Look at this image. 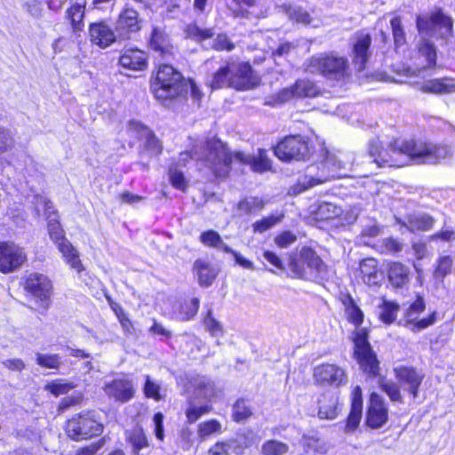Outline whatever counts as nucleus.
<instances>
[{"label":"nucleus","mask_w":455,"mask_h":455,"mask_svg":"<svg viewBox=\"0 0 455 455\" xmlns=\"http://www.w3.org/2000/svg\"><path fill=\"white\" fill-rule=\"evenodd\" d=\"M371 36L367 33H358L353 44L354 62L358 66V71L364 69L371 57L370 47Z\"/></svg>","instance_id":"nucleus-23"},{"label":"nucleus","mask_w":455,"mask_h":455,"mask_svg":"<svg viewBox=\"0 0 455 455\" xmlns=\"http://www.w3.org/2000/svg\"><path fill=\"white\" fill-rule=\"evenodd\" d=\"M360 368L370 377L374 378L379 375V360L372 349L366 350L364 353L355 354Z\"/></svg>","instance_id":"nucleus-31"},{"label":"nucleus","mask_w":455,"mask_h":455,"mask_svg":"<svg viewBox=\"0 0 455 455\" xmlns=\"http://www.w3.org/2000/svg\"><path fill=\"white\" fill-rule=\"evenodd\" d=\"M200 300L193 298L190 301H186L180 305L178 318L181 321H189L193 319L198 312Z\"/></svg>","instance_id":"nucleus-39"},{"label":"nucleus","mask_w":455,"mask_h":455,"mask_svg":"<svg viewBox=\"0 0 455 455\" xmlns=\"http://www.w3.org/2000/svg\"><path fill=\"white\" fill-rule=\"evenodd\" d=\"M317 415L321 419L332 420L341 411L338 395L331 391L323 393L317 400Z\"/></svg>","instance_id":"nucleus-22"},{"label":"nucleus","mask_w":455,"mask_h":455,"mask_svg":"<svg viewBox=\"0 0 455 455\" xmlns=\"http://www.w3.org/2000/svg\"><path fill=\"white\" fill-rule=\"evenodd\" d=\"M382 247L385 252L394 254L402 251L403 249V244L397 239L387 237L383 239Z\"/></svg>","instance_id":"nucleus-62"},{"label":"nucleus","mask_w":455,"mask_h":455,"mask_svg":"<svg viewBox=\"0 0 455 455\" xmlns=\"http://www.w3.org/2000/svg\"><path fill=\"white\" fill-rule=\"evenodd\" d=\"M48 232L51 238L57 244L62 256L65 258L66 262L77 273H81L84 267L79 259L78 251L71 243L64 237L60 224L55 218L49 220Z\"/></svg>","instance_id":"nucleus-11"},{"label":"nucleus","mask_w":455,"mask_h":455,"mask_svg":"<svg viewBox=\"0 0 455 455\" xmlns=\"http://www.w3.org/2000/svg\"><path fill=\"white\" fill-rule=\"evenodd\" d=\"M360 270L363 282L369 286L379 285L383 280V274L379 270L377 261L374 259H363L360 264Z\"/></svg>","instance_id":"nucleus-27"},{"label":"nucleus","mask_w":455,"mask_h":455,"mask_svg":"<svg viewBox=\"0 0 455 455\" xmlns=\"http://www.w3.org/2000/svg\"><path fill=\"white\" fill-rule=\"evenodd\" d=\"M388 419L387 406L385 399L377 393L370 396L369 406L366 413V424L371 428L382 427Z\"/></svg>","instance_id":"nucleus-19"},{"label":"nucleus","mask_w":455,"mask_h":455,"mask_svg":"<svg viewBox=\"0 0 455 455\" xmlns=\"http://www.w3.org/2000/svg\"><path fill=\"white\" fill-rule=\"evenodd\" d=\"M345 165V163L336 156H328L326 159L316 167L319 171L317 173L315 172V166L307 167L306 173L300 176L297 183L290 188V193L298 195L316 185L346 175L341 172L346 169Z\"/></svg>","instance_id":"nucleus-6"},{"label":"nucleus","mask_w":455,"mask_h":455,"mask_svg":"<svg viewBox=\"0 0 455 455\" xmlns=\"http://www.w3.org/2000/svg\"><path fill=\"white\" fill-rule=\"evenodd\" d=\"M286 14L291 20H295L297 23L304 25H309L311 23V18L307 12L300 7L287 6L285 7Z\"/></svg>","instance_id":"nucleus-51"},{"label":"nucleus","mask_w":455,"mask_h":455,"mask_svg":"<svg viewBox=\"0 0 455 455\" xmlns=\"http://www.w3.org/2000/svg\"><path fill=\"white\" fill-rule=\"evenodd\" d=\"M425 309V302L422 297L418 296L417 299L410 305L404 313V326L413 332L420 331L435 322V313H432L426 318L418 320L420 313Z\"/></svg>","instance_id":"nucleus-17"},{"label":"nucleus","mask_w":455,"mask_h":455,"mask_svg":"<svg viewBox=\"0 0 455 455\" xmlns=\"http://www.w3.org/2000/svg\"><path fill=\"white\" fill-rule=\"evenodd\" d=\"M103 425L97 419L95 411L80 413L68 419L66 424L68 435L75 440L81 441L100 435Z\"/></svg>","instance_id":"nucleus-9"},{"label":"nucleus","mask_w":455,"mask_h":455,"mask_svg":"<svg viewBox=\"0 0 455 455\" xmlns=\"http://www.w3.org/2000/svg\"><path fill=\"white\" fill-rule=\"evenodd\" d=\"M420 90L426 93L451 94L455 92L454 79L451 77L431 79L426 81Z\"/></svg>","instance_id":"nucleus-26"},{"label":"nucleus","mask_w":455,"mask_h":455,"mask_svg":"<svg viewBox=\"0 0 455 455\" xmlns=\"http://www.w3.org/2000/svg\"><path fill=\"white\" fill-rule=\"evenodd\" d=\"M14 147V139L8 129L0 126V154L11 150Z\"/></svg>","instance_id":"nucleus-56"},{"label":"nucleus","mask_w":455,"mask_h":455,"mask_svg":"<svg viewBox=\"0 0 455 455\" xmlns=\"http://www.w3.org/2000/svg\"><path fill=\"white\" fill-rule=\"evenodd\" d=\"M194 269L196 271L201 286L208 287L212 285L217 276L215 269L202 259H197L195 262Z\"/></svg>","instance_id":"nucleus-34"},{"label":"nucleus","mask_w":455,"mask_h":455,"mask_svg":"<svg viewBox=\"0 0 455 455\" xmlns=\"http://www.w3.org/2000/svg\"><path fill=\"white\" fill-rule=\"evenodd\" d=\"M312 74H320L331 80H341L348 76V60L335 52L313 56L306 68Z\"/></svg>","instance_id":"nucleus-8"},{"label":"nucleus","mask_w":455,"mask_h":455,"mask_svg":"<svg viewBox=\"0 0 455 455\" xmlns=\"http://www.w3.org/2000/svg\"><path fill=\"white\" fill-rule=\"evenodd\" d=\"M259 84V76L254 74L249 63H227L220 68L210 82L212 89L231 87L237 91H247Z\"/></svg>","instance_id":"nucleus-5"},{"label":"nucleus","mask_w":455,"mask_h":455,"mask_svg":"<svg viewBox=\"0 0 455 455\" xmlns=\"http://www.w3.org/2000/svg\"><path fill=\"white\" fill-rule=\"evenodd\" d=\"M315 212L318 219L329 220L339 216L341 209L332 203L322 202L317 205Z\"/></svg>","instance_id":"nucleus-42"},{"label":"nucleus","mask_w":455,"mask_h":455,"mask_svg":"<svg viewBox=\"0 0 455 455\" xmlns=\"http://www.w3.org/2000/svg\"><path fill=\"white\" fill-rule=\"evenodd\" d=\"M221 430L220 423L216 419H211L202 422L198 425L197 433L202 439H205L215 433Z\"/></svg>","instance_id":"nucleus-49"},{"label":"nucleus","mask_w":455,"mask_h":455,"mask_svg":"<svg viewBox=\"0 0 455 455\" xmlns=\"http://www.w3.org/2000/svg\"><path fill=\"white\" fill-rule=\"evenodd\" d=\"M125 437L127 442L132 445L135 453H139L140 450L147 448L149 445L148 437L143 428L140 426H136L126 430Z\"/></svg>","instance_id":"nucleus-33"},{"label":"nucleus","mask_w":455,"mask_h":455,"mask_svg":"<svg viewBox=\"0 0 455 455\" xmlns=\"http://www.w3.org/2000/svg\"><path fill=\"white\" fill-rule=\"evenodd\" d=\"M340 300L344 306L347 321L356 328L360 327L363 322L364 315L352 296L349 293L341 294Z\"/></svg>","instance_id":"nucleus-28"},{"label":"nucleus","mask_w":455,"mask_h":455,"mask_svg":"<svg viewBox=\"0 0 455 455\" xmlns=\"http://www.w3.org/2000/svg\"><path fill=\"white\" fill-rule=\"evenodd\" d=\"M283 217V215H280V216L270 215V216L265 217L259 220L255 221L252 224L253 232L259 233V234H262V233L266 232L267 230L273 228L275 225L279 223L282 220Z\"/></svg>","instance_id":"nucleus-45"},{"label":"nucleus","mask_w":455,"mask_h":455,"mask_svg":"<svg viewBox=\"0 0 455 455\" xmlns=\"http://www.w3.org/2000/svg\"><path fill=\"white\" fill-rule=\"evenodd\" d=\"M25 289L41 301L42 307L44 309L49 307L50 299L52 294V285L47 276L38 273L30 274L26 279Z\"/></svg>","instance_id":"nucleus-15"},{"label":"nucleus","mask_w":455,"mask_h":455,"mask_svg":"<svg viewBox=\"0 0 455 455\" xmlns=\"http://www.w3.org/2000/svg\"><path fill=\"white\" fill-rule=\"evenodd\" d=\"M251 432L237 434L235 437L216 443L208 451L209 455H242L253 443Z\"/></svg>","instance_id":"nucleus-14"},{"label":"nucleus","mask_w":455,"mask_h":455,"mask_svg":"<svg viewBox=\"0 0 455 455\" xmlns=\"http://www.w3.org/2000/svg\"><path fill=\"white\" fill-rule=\"evenodd\" d=\"M306 445L308 449L320 455L326 454L330 449L328 442L316 435L306 437Z\"/></svg>","instance_id":"nucleus-50"},{"label":"nucleus","mask_w":455,"mask_h":455,"mask_svg":"<svg viewBox=\"0 0 455 455\" xmlns=\"http://www.w3.org/2000/svg\"><path fill=\"white\" fill-rule=\"evenodd\" d=\"M369 333L365 328H357L353 334V341L355 344V354L364 353L366 350L371 349L369 343Z\"/></svg>","instance_id":"nucleus-40"},{"label":"nucleus","mask_w":455,"mask_h":455,"mask_svg":"<svg viewBox=\"0 0 455 455\" xmlns=\"http://www.w3.org/2000/svg\"><path fill=\"white\" fill-rule=\"evenodd\" d=\"M394 373L399 383L407 390L413 398L418 397L419 388L423 381L424 374L414 367L397 366Z\"/></svg>","instance_id":"nucleus-21"},{"label":"nucleus","mask_w":455,"mask_h":455,"mask_svg":"<svg viewBox=\"0 0 455 455\" xmlns=\"http://www.w3.org/2000/svg\"><path fill=\"white\" fill-rule=\"evenodd\" d=\"M150 90L160 104L170 108L176 101L186 98L188 84L178 69L162 64L152 75Z\"/></svg>","instance_id":"nucleus-4"},{"label":"nucleus","mask_w":455,"mask_h":455,"mask_svg":"<svg viewBox=\"0 0 455 455\" xmlns=\"http://www.w3.org/2000/svg\"><path fill=\"white\" fill-rule=\"evenodd\" d=\"M379 387L387 395L391 401L398 403L403 402V396L397 383L385 378H380L379 379Z\"/></svg>","instance_id":"nucleus-38"},{"label":"nucleus","mask_w":455,"mask_h":455,"mask_svg":"<svg viewBox=\"0 0 455 455\" xmlns=\"http://www.w3.org/2000/svg\"><path fill=\"white\" fill-rule=\"evenodd\" d=\"M388 283L393 289H408L411 280V269L401 262H393L387 268Z\"/></svg>","instance_id":"nucleus-24"},{"label":"nucleus","mask_w":455,"mask_h":455,"mask_svg":"<svg viewBox=\"0 0 455 455\" xmlns=\"http://www.w3.org/2000/svg\"><path fill=\"white\" fill-rule=\"evenodd\" d=\"M36 363L45 369L59 370L62 364L61 358L58 354H36Z\"/></svg>","instance_id":"nucleus-41"},{"label":"nucleus","mask_w":455,"mask_h":455,"mask_svg":"<svg viewBox=\"0 0 455 455\" xmlns=\"http://www.w3.org/2000/svg\"><path fill=\"white\" fill-rule=\"evenodd\" d=\"M288 451V446L276 440H269L261 447L262 455H283Z\"/></svg>","instance_id":"nucleus-44"},{"label":"nucleus","mask_w":455,"mask_h":455,"mask_svg":"<svg viewBox=\"0 0 455 455\" xmlns=\"http://www.w3.org/2000/svg\"><path fill=\"white\" fill-rule=\"evenodd\" d=\"M251 415V410L243 399L238 400L233 407V417L235 421H242Z\"/></svg>","instance_id":"nucleus-53"},{"label":"nucleus","mask_w":455,"mask_h":455,"mask_svg":"<svg viewBox=\"0 0 455 455\" xmlns=\"http://www.w3.org/2000/svg\"><path fill=\"white\" fill-rule=\"evenodd\" d=\"M265 203L262 199L255 196L245 197L237 204V211L241 214H251L264 208Z\"/></svg>","instance_id":"nucleus-36"},{"label":"nucleus","mask_w":455,"mask_h":455,"mask_svg":"<svg viewBox=\"0 0 455 455\" xmlns=\"http://www.w3.org/2000/svg\"><path fill=\"white\" fill-rule=\"evenodd\" d=\"M187 36L196 41H203L208 38H212L214 35L212 29L201 28L196 24H190L186 29Z\"/></svg>","instance_id":"nucleus-52"},{"label":"nucleus","mask_w":455,"mask_h":455,"mask_svg":"<svg viewBox=\"0 0 455 455\" xmlns=\"http://www.w3.org/2000/svg\"><path fill=\"white\" fill-rule=\"evenodd\" d=\"M297 240V236L291 231H283L275 238V243L279 248H287Z\"/></svg>","instance_id":"nucleus-61"},{"label":"nucleus","mask_w":455,"mask_h":455,"mask_svg":"<svg viewBox=\"0 0 455 455\" xmlns=\"http://www.w3.org/2000/svg\"><path fill=\"white\" fill-rule=\"evenodd\" d=\"M44 0H21V10L31 19L39 20L44 14Z\"/></svg>","instance_id":"nucleus-35"},{"label":"nucleus","mask_w":455,"mask_h":455,"mask_svg":"<svg viewBox=\"0 0 455 455\" xmlns=\"http://www.w3.org/2000/svg\"><path fill=\"white\" fill-rule=\"evenodd\" d=\"M27 260L24 249L10 242H0V272L7 274L19 269Z\"/></svg>","instance_id":"nucleus-13"},{"label":"nucleus","mask_w":455,"mask_h":455,"mask_svg":"<svg viewBox=\"0 0 455 455\" xmlns=\"http://www.w3.org/2000/svg\"><path fill=\"white\" fill-rule=\"evenodd\" d=\"M417 28L422 39L418 44V65L424 70L436 65V47L426 37H436L444 41L452 36V19L441 9H436L428 14L418 15Z\"/></svg>","instance_id":"nucleus-3"},{"label":"nucleus","mask_w":455,"mask_h":455,"mask_svg":"<svg viewBox=\"0 0 455 455\" xmlns=\"http://www.w3.org/2000/svg\"><path fill=\"white\" fill-rule=\"evenodd\" d=\"M362 412L363 411L350 410L344 427L345 433H353L356 430L361 422Z\"/></svg>","instance_id":"nucleus-59"},{"label":"nucleus","mask_w":455,"mask_h":455,"mask_svg":"<svg viewBox=\"0 0 455 455\" xmlns=\"http://www.w3.org/2000/svg\"><path fill=\"white\" fill-rule=\"evenodd\" d=\"M150 46L161 55L171 54L172 46L170 43L168 35L160 28H153L150 36Z\"/></svg>","instance_id":"nucleus-30"},{"label":"nucleus","mask_w":455,"mask_h":455,"mask_svg":"<svg viewBox=\"0 0 455 455\" xmlns=\"http://www.w3.org/2000/svg\"><path fill=\"white\" fill-rule=\"evenodd\" d=\"M103 390L108 398L120 403L129 402L135 395L132 381L124 377L116 378L109 382H106Z\"/></svg>","instance_id":"nucleus-18"},{"label":"nucleus","mask_w":455,"mask_h":455,"mask_svg":"<svg viewBox=\"0 0 455 455\" xmlns=\"http://www.w3.org/2000/svg\"><path fill=\"white\" fill-rule=\"evenodd\" d=\"M212 48L217 51L230 52L235 49V44L226 34H219L213 41Z\"/></svg>","instance_id":"nucleus-60"},{"label":"nucleus","mask_w":455,"mask_h":455,"mask_svg":"<svg viewBox=\"0 0 455 455\" xmlns=\"http://www.w3.org/2000/svg\"><path fill=\"white\" fill-rule=\"evenodd\" d=\"M198 159L204 161L215 176L226 177L233 161L249 165L253 172H264L271 169L272 162L266 149L259 148L257 155L236 151L232 154L227 145L217 138L208 139L204 145V153Z\"/></svg>","instance_id":"nucleus-2"},{"label":"nucleus","mask_w":455,"mask_h":455,"mask_svg":"<svg viewBox=\"0 0 455 455\" xmlns=\"http://www.w3.org/2000/svg\"><path fill=\"white\" fill-rule=\"evenodd\" d=\"M74 387L75 385L71 382L59 383L52 381L45 386V389L51 392L55 396L67 394Z\"/></svg>","instance_id":"nucleus-55"},{"label":"nucleus","mask_w":455,"mask_h":455,"mask_svg":"<svg viewBox=\"0 0 455 455\" xmlns=\"http://www.w3.org/2000/svg\"><path fill=\"white\" fill-rule=\"evenodd\" d=\"M211 410L210 405L190 406L186 411L188 422L189 424L195 423L203 415L210 412Z\"/></svg>","instance_id":"nucleus-54"},{"label":"nucleus","mask_w":455,"mask_h":455,"mask_svg":"<svg viewBox=\"0 0 455 455\" xmlns=\"http://www.w3.org/2000/svg\"><path fill=\"white\" fill-rule=\"evenodd\" d=\"M116 36V29L104 20L91 23L89 26L90 41L100 49H106L115 43H121Z\"/></svg>","instance_id":"nucleus-20"},{"label":"nucleus","mask_w":455,"mask_h":455,"mask_svg":"<svg viewBox=\"0 0 455 455\" xmlns=\"http://www.w3.org/2000/svg\"><path fill=\"white\" fill-rule=\"evenodd\" d=\"M292 86L296 98L315 97L318 94L316 85L309 80H298Z\"/></svg>","instance_id":"nucleus-37"},{"label":"nucleus","mask_w":455,"mask_h":455,"mask_svg":"<svg viewBox=\"0 0 455 455\" xmlns=\"http://www.w3.org/2000/svg\"><path fill=\"white\" fill-rule=\"evenodd\" d=\"M289 267L293 278L319 281L326 278L328 267L322 259L309 247H303L291 258Z\"/></svg>","instance_id":"nucleus-7"},{"label":"nucleus","mask_w":455,"mask_h":455,"mask_svg":"<svg viewBox=\"0 0 455 455\" xmlns=\"http://www.w3.org/2000/svg\"><path fill=\"white\" fill-rule=\"evenodd\" d=\"M160 386L154 382L150 377L146 376V382L144 386V393L147 397L153 398L156 401H160L162 396L160 395Z\"/></svg>","instance_id":"nucleus-58"},{"label":"nucleus","mask_w":455,"mask_h":455,"mask_svg":"<svg viewBox=\"0 0 455 455\" xmlns=\"http://www.w3.org/2000/svg\"><path fill=\"white\" fill-rule=\"evenodd\" d=\"M170 180L172 186L178 189L184 190L186 188V180L181 172L170 168Z\"/></svg>","instance_id":"nucleus-64"},{"label":"nucleus","mask_w":455,"mask_h":455,"mask_svg":"<svg viewBox=\"0 0 455 455\" xmlns=\"http://www.w3.org/2000/svg\"><path fill=\"white\" fill-rule=\"evenodd\" d=\"M410 231L415 232L419 230H428L432 228L434 224L433 218L426 213L421 212H414L409 214L406 217V220L402 223Z\"/></svg>","instance_id":"nucleus-32"},{"label":"nucleus","mask_w":455,"mask_h":455,"mask_svg":"<svg viewBox=\"0 0 455 455\" xmlns=\"http://www.w3.org/2000/svg\"><path fill=\"white\" fill-rule=\"evenodd\" d=\"M275 156L283 162L305 161L312 154L308 142L299 135L285 137L274 148Z\"/></svg>","instance_id":"nucleus-10"},{"label":"nucleus","mask_w":455,"mask_h":455,"mask_svg":"<svg viewBox=\"0 0 455 455\" xmlns=\"http://www.w3.org/2000/svg\"><path fill=\"white\" fill-rule=\"evenodd\" d=\"M390 25L392 28V34L394 37V43L396 48L401 47L406 42L405 33L403 31L402 26V20L400 17H394L390 20Z\"/></svg>","instance_id":"nucleus-48"},{"label":"nucleus","mask_w":455,"mask_h":455,"mask_svg":"<svg viewBox=\"0 0 455 455\" xmlns=\"http://www.w3.org/2000/svg\"><path fill=\"white\" fill-rule=\"evenodd\" d=\"M119 63L123 68L130 70H144L148 66L147 55L139 49H127L120 56Z\"/></svg>","instance_id":"nucleus-25"},{"label":"nucleus","mask_w":455,"mask_h":455,"mask_svg":"<svg viewBox=\"0 0 455 455\" xmlns=\"http://www.w3.org/2000/svg\"><path fill=\"white\" fill-rule=\"evenodd\" d=\"M142 20L138 12L131 7H125L118 15L115 29L121 43L132 39L142 28Z\"/></svg>","instance_id":"nucleus-12"},{"label":"nucleus","mask_w":455,"mask_h":455,"mask_svg":"<svg viewBox=\"0 0 455 455\" xmlns=\"http://www.w3.org/2000/svg\"><path fill=\"white\" fill-rule=\"evenodd\" d=\"M85 4L84 0L83 2H76L66 11L65 17L69 20L74 33L82 31L84 28Z\"/></svg>","instance_id":"nucleus-29"},{"label":"nucleus","mask_w":455,"mask_h":455,"mask_svg":"<svg viewBox=\"0 0 455 455\" xmlns=\"http://www.w3.org/2000/svg\"><path fill=\"white\" fill-rule=\"evenodd\" d=\"M201 242L206 246L220 247L222 244V239L220 234L213 230L205 231L201 234Z\"/></svg>","instance_id":"nucleus-57"},{"label":"nucleus","mask_w":455,"mask_h":455,"mask_svg":"<svg viewBox=\"0 0 455 455\" xmlns=\"http://www.w3.org/2000/svg\"><path fill=\"white\" fill-rule=\"evenodd\" d=\"M203 322L205 329L211 333V335L217 336L223 333L222 324L213 317L212 307L208 308Z\"/></svg>","instance_id":"nucleus-47"},{"label":"nucleus","mask_w":455,"mask_h":455,"mask_svg":"<svg viewBox=\"0 0 455 455\" xmlns=\"http://www.w3.org/2000/svg\"><path fill=\"white\" fill-rule=\"evenodd\" d=\"M452 267V259L450 256H443L438 259V264L434 272V278L443 282L444 277L449 275Z\"/></svg>","instance_id":"nucleus-46"},{"label":"nucleus","mask_w":455,"mask_h":455,"mask_svg":"<svg viewBox=\"0 0 455 455\" xmlns=\"http://www.w3.org/2000/svg\"><path fill=\"white\" fill-rule=\"evenodd\" d=\"M313 377L317 384L323 386L339 387L347 382L345 371L332 363H323L315 367Z\"/></svg>","instance_id":"nucleus-16"},{"label":"nucleus","mask_w":455,"mask_h":455,"mask_svg":"<svg viewBox=\"0 0 455 455\" xmlns=\"http://www.w3.org/2000/svg\"><path fill=\"white\" fill-rule=\"evenodd\" d=\"M368 154L379 167H402L410 162L436 164L450 157L451 153L445 145L415 140H394L383 148L379 139H372L369 141Z\"/></svg>","instance_id":"nucleus-1"},{"label":"nucleus","mask_w":455,"mask_h":455,"mask_svg":"<svg viewBox=\"0 0 455 455\" xmlns=\"http://www.w3.org/2000/svg\"><path fill=\"white\" fill-rule=\"evenodd\" d=\"M379 308V319L383 323L390 324L396 318L397 312L399 310V305L395 302L384 300Z\"/></svg>","instance_id":"nucleus-43"},{"label":"nucleus","mask_w":455,"mask_h":455,"mask_svg":"<svg viewBox=\"0 0 455 455\" xmlns=\"http://www.w3.org/2000/svg\"><path fill=\"white\" fill-rule=\"evenodd\" d=\"M296 98L293 86L281 90L276 95L273 97L272 105L283 104L290 100Z\"/></svg>","instance_id":"nucleus-63"}]
</instances>
